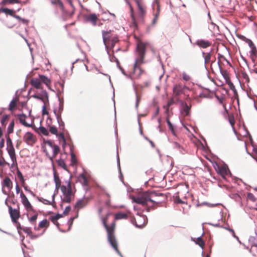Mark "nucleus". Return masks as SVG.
Here are the masks:
<instances>
[{"mask_svg":"<svg viewBox=\"0 0 257 257\" xmlns=\"http://www.w3.org/2000/svg\"><path fill=\"white\" fill-rule=\"evenodd\" d=\"M163 195V193H159L156 191L147 190L143 192L137 197L134 196L132 198V201L133 202L142 205H147L148 202H151L153 204H158L160 202L156 200V197Z\"/></svg>","mask_w":257,"mask_h":257,"instance_id":"f257e3e1","label":"nucleus"},{"mask_svg":"<svg viewBox=\"0 0 257 257\" xmlns=\"http://www.w3.org/2000/svg\"><path fill=\"white\" fill-rule=\"evenodd\" d=\"M102 221L103 225L107 231V240L108 242L119 255L121 257H123L117 248V243L114 234L115 223L113 222L110 225L108 226L106 223L105 218H102Z\"/></svg>","mask_w":257,"mask_h":257,"instance_id":"f03ea898","label":"nucleus"},{"mask_svg":"<svg viewBox=\"0 0 257 257\" xmlns=\"http://www.w3.org/2000/svg\"><path fill=\"white\" fill-rule=\"evenodd\" d=\"M136 51L138 53V58L135 59V63L134 65V69L135 72L138 70L139 71V75H140L142 73V70L138 65V63H143L146 53V46L143 42L138 43L137 45L136 49Z\"/></svg>","mask_w":257,"mask_h":257,"instance_id":"7ed1b4c3","label":"nucleus"},{"mask_svg":"<svg viewBox=\"0 0 257 257\" xmlns=\"http://www.w3.org/2000/svg\"><path fill=\"white\" fill-rule=\"evenodd\" d=\"M7 147L6 150L12 161H17L15 150L12 139L8 135H5Z\"/></svg>","mask_w":257,"mask_h":257,"instance_id":"20e7f679","label":"nucleus"},{"mask_svg":"<svg viewBox=\"0 0 257 257\" xmlns=\"http://www.w3.org/2000/svg\"><path fill=\"white\" fill-rule=\"evenodd\" d=\"M58 84L62 87V90H58V93L56 94V96L58 97V101L59 102V107L58 110L56 108H54L53 110V112L55 115V116H57V115H59L60 114V116H61V114L63 111L64 109V101L63 100H62L61 98H60L59 96V93L61 94L63 92V89H64V82H58Z\"/></svg>","mask_w":257,"mask_h":257,"instance_id":"39448f33","label":"nucleus"},{"mask_svg":"<svg viewBox=\"0 0 257 257\" xmlns=\"http://www.w3.org/2000/svg\"><path fill=\"white\" fill-rule=\"evenodd\" d=\"M113 36L111 34V31H102V36L103 44L105 46V50H107L108 46L107 44V42H108L111 40V39L113 38Z\"/></svg>","mask_w":257,"mask_h":257,"instance_id":"423d86ee","label":"nucleus"},{"mask_svg":"<svg viewBox=\"0 0 257 257\" xmlns=\"http://www.w3.org/2000/svg\"><path fill=\"white\" fill-rule=\"evenodd\" d=\"M8 207L12 221L14 223H17V219L20 217L19 211L17 209H13L11 206H8Z\"/></svg>","mask_w":257,"mask_h":257,"instance_id":"0eeeda50","label":"nucleus"},{"mask_svg":"<svg viewBox=\"0 0 257 257\" xmlns=\"http://www.w3.org/2000/svg\"><path fill=\"white\" fill-rule=\"evenodd\" d=\"M31 97L41 100L44 103H45L44 99H46L47 101H48L49 95L48 92L45 90H43L39 94H34Z\"/></svg>","mask_w":257,"mask_h":257,"instance_id":"6e6552de","label":"nucleus"},{"mask_svg":"<svg viewBox=\"0 0 257 257\" xmlns=\"http://www.w3.org/2000/svg\"><path fill=\"white\" fill-rule=\"evenodd\" d=\"M20 197L21 198L22 203L26 209L27 210H33V206L31 204L26 196L23 193L22 191H21L20 193Z\"/></svg>","mask_w":257,"mask_h":257,"instance_id":"1a4fd4ad","label":"nucleus"},{"mask_svg":"<svg viewBox=\"0 0 257 257\" xmlns=\"http://www.w3.org/2000/svg\"><path fill=\"white\" fill-rule=\"evenodd\" d=\"M218 173L219 174L222 176L223 179L225 180H226L225 175H231V173L226 164L223 165L220 167L219 170L218 171Z\"/></svg>","mask_w":257,"mask_h":257,"instance_id":"9d476101","label":"nucleus"},{"mask_svg":"<svg viewBox=\"0 0 257 257\" xmlns=\"http://www.w3.org/2000/svg\"><path fill=\"white\" fill-rule=\"evenodd\" d=\"M97 20V17L95 14H91L85 16V21L86 22H91L93 26L96 25Z\"/></svg>","mask_w":257,"mask_h":257,"instance_id":"9b49d317","label":"nucleus"},{"mask_svg":"<svg viewBox=\"0 0 257 257\" xmlns=\"http://www.w3.org/2000/svg\"><path fill=\"white\" fill-rule=\"evenodd\" d=\"M179 103L180 106L183 111L185 113V115L187 116L190 115L191 105H188L187 103L182 100H180Z\"/></svg>","mask_w":257,"mask_h":257,"instance_id":"f8f14e48","label":"nucleus"},{"mask_svg":"<svg viewBox=\"0 0 257 257\" xmlns=\"http://www.w3.org/2000/svg\"><path fill=\"white\" fill-rule=\"evenodd\" d=\"M71 177H72V176H71V175H70L69 176V180L65 181V183L67 184V186H66L64 185H60V187L61 188V190L63 195H65V194H67V191L69 190V188H70V190H72L71 185Z\"/></svg>","mask_w":257,"mask_h":257,"instance_id":"ddd939ff","label":"nucleus"},{"mask_svg":"<svg viewBox=\"0 0 257 257\" xmlns=\"http://www.w3.org/2000/svg\"><path fill=\"white\" fill-rule=\"evenodd\" d=\"M24 140L28 145H29L30 143L32 144L35 143V140L34 138L33 134L30 132H28L25 134L24 136Z\"/></svg>","mask_w":257,"mask_h":257,"instance_id":"4468645a","label":"nucleus"},{"mask_svg":"<svg viewBox=\"0 0 257 257\" xmlns=\"http://www.w3.org/2000/svg\"><path fill=\"white\" fill-rule=\"evenodd\" d=\"M195 44L201 48H206L211 45L210 42L208 40L199 39L196 41Z\"/></svg>","mask_w":257,"mask_h":257,"instance_id":"2eb2a0df","label":"nucleus"},{"mask_svg":"<svg viewBox=\"0 0 257 257\" xmlns=\"http://www.w3.org/2000/svg\"><path fill=\"white\" fill-rule=\"evenodd\" d=\"M18 116L19 117L20 122L25 126L31 127L32 126V123H29L26 121L25 118L27 117V115L24 113L18 114Z\"/></svg>","mask_w":257,"mask_h":257,"instance_id":"dca6fc26","label":"nucleus"},{"mask_svg":"<svg viewBox=\"0 0 257 257\" xmlns=\"http://www.w3.org/2000/svg\"><path fill=\"white\" fill-rule=\"evenodd\" d=\"M156 7V12L154 13V19L152 22V25H155L157 22V19L159 17L160 12V7L159 3L157 2V6Z\"/></svg>","mask_w":257,"mask_h":257,"instance_id":"f3484780","label":"nucleus"},{"mask_svg":"<svg viewBox=\"0 0 257 257\" xmlns=\"http://www.w3.org/2000/svg\"><path fill=\"white\" fill-rule=\"evenodd\" d=\"M39 79L41 81V82L44 83L47 86V87H48V88L49 89L52 90L51 89L50 87L49 86V84H50V82H51L50 79L48 77H47V76H46L44 75H39Z\"/></svg>","mask_w":257,"mask_h":257,"instance_id":"a211bd4d","label":"nucleus"},{"mask_svg":"<svg viewBox=\"0 0 257 257\" xmlns=\"http://www.w3.org/2000/svg\"><path fill=\"white\" fill-rule=\"evenodd\" d=\"M72 191L70 190L69 189V190L67 191V194H65V195H64V198H62V196L61 197V201L63 202H66V203H70L71 202V196L72 194Z\"/></svg>","mask_w":257,"mask_h":257,"instance_id":"6ab92c4d","label":"nucleus"},{"mask_svg":"<svg viewBox=\"0 0 257 257\" xmlns=\"http://www.w3.org/2000/svg\"><path fill=\"white\" fill-rule=\"evenodd\" d=\"M173 91L176 96H179L183 92V88L179 84L174 85L173 88Z\"/></svg>","mask_w":257,"mask_h":257,"instance_id":"aec40b11","label":"nucleus"},{"mask_svg":"<svg viewBox=\"0 0 257 257\" xmlns=\"http://www.w3.org/2000/svg\"><path fill=\"white\" fill-rule=\"evenodd\" d=\"M54 176V181L55 183V190H58L59 188L60 187L61 181L59 178V177L56 174V173L55 171L53 172Z\"/></svg>","mask_w":257,"mask_h":257,"instance_id":"412c9836","label":"nucleus"},{"mask_svg":"<svg viewBox=\"0 0 257 257\" xmlns=\"http://www.w3.org/2000/svg\"><path fill=\"white\" fill-rule=\"evenodd\" d=\"M217 64L219 69V71L223 78L226 80L228 81L229 79L227 72L226 70H223L221 67L220 64H219V61H218Z\"/></svg>","mask_w":257,"mask_h":257,"instance_id":"4be33fe9","label":"nucleus"},{"mask_svg":"<svg viewBox=\"0 0 257 257\" xmlns=\"http://www.w3.org/2000/svg\"><path fill=\"white\" fill-rule=\"evenodd\" d=\"M0 11H2V13H5L6 15H10L12 17L13 16V14H15L16 13V11L13 9L3 7L0 8Z\"/></svg>","mask_w":257,"mask_h":257,"instance_id":"5701e85b","label":"nucleus"},{"mask_svg":"<svg viewBox=\"0 0 257 257\" xmlns=\"http://www.w3.org/2000/svg\"><path fill=\"white\" fill-rule=\"evenodd\" d=\"M2 186L7 187L9 189L12 188V182L9 177H6L3 180V182L2 183Z\"/></svg>","mask_w":257,"mask_h":257,"instance_id":"b1692460","label":"nucleus"},{"mask_svg":"<svg viewBox=\"0 0 257 257\" xmlns=\"http://www.w3.org/2000/svg\"><path fill=\"white\" fill-rule=\"evenodd\" d=\"M106 51L107 54L108 56L109 61L111 62H115L116 63V65H118L119 62L118 60L114 55V50H112L113 54L112 55L110 54V52L109 51V48H108L107 50H106Z\"/></svg>","mask_w":257,"mask_h":257,"instance_id":"393cba45","label":"nucleus"},{"mask_svg":"<svg viewBox=\"0 0 257 257\" xmlns=\"http://www.w3.org/2000/svg\"><path fill=\"white\" fill-rule=\"evenodd\" d=\"M31 84L36 89L40 88L41 81L40 79L34 78L31 80Z\"/></svg>","mask_w":257,"mask_h":257,"instance_id":"a878e982","label":"nucleus"},{"mask_svg":"<svg viewBox=\"0 0 257 257\" xmlns=\"http://www.w3.org/2000/svg\"><path fill=\"white\" fill-rule=\"evenodd\" d=\"M203 233H202V235L197 238V240L195 241V243L196 244H198L202 249H203L204 246L205 245V242L202 238V236L203 235Z\"/></svg>","mask_w":257,"mask_h":257,"instance_id":"bb28decb","label":"nucleus"},{"mask_svg":"<svg viewBox=\"0 0 257 257\" xmlns=\"http://www.w3.org/2000/svg\"><path fill=\"white\" fill-rule=\"evenodd\" d=\"M56 118L57 119L60 129L64 131L65 129V124L64 122L62 119L61 116H60V114H59V115H57V116H56Z\"/></svg>","mask_w":257,"mask_h":257,"instance_id":"cd10ccee","label":"nucleus"},{"mask_svg":"<svg viewBox=\"0 0 257 257\" xmlns=\"http://www.w3.org/2000/svg\"><path fill=\"white\" fill-rule=\"evenodd\" d=\"M70 155H71V165H73L77 163V160L76 158V156L75 154L73 152V146H70Z\"/></svg>","mask_w":257,"mask_h":257,"instance_id":"c85d7f7f","label":"nucleus"},{"mask_svg":"<svg viewBox=\"0 0 257 257\" xmlns=\"http://www.w3.org/2000/svg\"><path fill=\"white\" fill-rule=\"evenodd\" d=\"M127 218H128L127 214L124 212L117 213L115 215V219L116 220L127 219Z\"/></svg>","mask_w":257,"mask_h":257,"instance_id":"c756f323","label":"nucleus"},{"mask_svg":"<svg viewBox=\"0 0 257 257\" xmlns=\"http://www.w3.org/2000/svg\"><path fill=\"white\" fill-rule=\"evenodd\" d=\"M57 164H58V165L59 166L62 167L65 171H67L68 172H69L70 174V172H69V171L67 168L66 165L64 160L61 159H58L57 161Z\"/></svg>","mask_w":257,"mask_h":257,"instance_id":"7c9ffc66","label":"nucleus"},{"mask_svg":"<svg viewBox=\"0 0 257 257\" xmlns=\"http://www.w3.org/2000/svg\"><path fill=\"white\" fill-rule=\"evenodd\" d=\"M118 37L116 35L113 36L112 39H111L108 43L110 44L111 48L113 49L116 43L118 42Z\"/></svg>","mask_w":257,"mask_h":257,"instance_id":"2f4dec72","label":"nucleus"},{"mask_svg":"<svg viewBox=\"0 0 257 257\" xmlns=\"http://www.w3.org/2000/svg\"><path fill=\"white\" fill-rule=\"evenodd\" d=\"M17 99L15 97H14L12 101L10 102L9 105V109L10 111H13L17 106Z\"/></svg>","mask_w":257,"mask_h":257,"instance_id":"473e14b6","label":"nucleus"},{"mask_svg":"<svg viewBox=\"0 0 257 257\" xmlns=\"http://www.w3.org/2000/svg\"><path fill=\"white\" fill-rule=\"evenodd\" d=\"M42 148L43 149L44 152L45 153L46 156L51 161H53V158L55 157L56 155H57L59 153L57 152H55L53 151V155L52 156H50L46 150V148H44V146H42Z\"/></svg>","mask_w":257,"mask_h":257,"instance_id":"72a5a7b5","label":"nucleus"},{"mask_svg":"<svg viewBox=\"0 0 257 257\" xmlns=\"http://www.w3.org/2000/svg\"><path fill=\"white\" fill-rule=\"evenodd\" d=\"M248 242L252 246L257 247V237L256 236H250L248 238Z\"/></svg>","mask_w":257,"mask_h":257,"instance_id":"f704fd0d","label":"nucleus"},{"mask_svg":"<svg viewBox=\"0 0 257 257\" xmlns=\"http://www.w3.org/2000/svg\"><path fill=\"white\" fill-rule=\"evenodd\" d=\"M15 125V121L13 119L9 124L8 128H7V134L9 136V135L12 133L14 131V128Z\"/></svg>","mask_w":257,"mask_h":257,"instance_id":"c9c22d12","label":"nucleus"},{"mask_svg":"<svg viewBox=\"0 0 257 257\" xmlns=\"http://www.w3.org/2000/svg\"><path fill=\"white\" fill-rule=\"evenodd\" d=\"M63 215L62 214L57 213L55 215L51 216L50 217V219L53 223H55V221L62 217Z\"/></svg>","mask_w":257,"mask_h":257,"instance_id":"e433bc0d","label":"nucleus"},{"mask_svg":"<svg viewBox=\"0 0 257 257\" xmlns=\"http://www.w3.org/2000/svg\"><path fill=\"white\" fill-rule=\"evenodd\" d=\"M249 47L251 49V50L250 51V56H252V55L256 56V53H257V50L254 43H250V44H249Z\"/></svg>","mask_w":257,"mask_h":257,"instance_id":"4c0bfd02","label":"nucleus"},{"mask_svg":"<svg viewBox=\"0 0 257 257\" xmlns=\"http://www.w3.org/2000/svg\"><path fill=\"white\" fill-rule=\"evenodd\" d=\"M166 122L167 123V124L168 125L169 129L171 131L172 134L174 136H176L175 132L174 130V126L171 123V122L170 121L169 119L168 118H167L166 119Z\"/></svg>","mask_w":257,"mask_h":257,"instance_id":"58836bf2","label":"nucleus"},{"mask_svg":"<svg viewBox=\"0 0 257 257\" xmlns=\"http://www.w3.org/2000/svg\"><path fill=\"white\" fill-rule=\"evenodd\" d=\"M37 130L39 129L41 134L44 136H48L49 135L48 130L44 126L40 125L39 128H37Z\"/></svg>","mask_w":257,"mask_h":257,"instance_id":"ea45409f","label":"nucleus"},{"mask_svg":"<svg viewBox=\"0 0 257 257\" xmlns=\"http://www.w3.org/2000/svg\"><path fill=\"white\" fill-rule=\"evenodd\" d=\"M20 3L19 0H3V1L0 3L1 5H7L9 4H18Z\"/></svg>","mask_w":257,"mask_h":257,"instance_id":"a19ab883","label":"nucleus"},{"mask_svg":"<svg viewBox=\"0 0 257 257\" xmlns=\"http://www.w3.org/2000/svg\"><path fill=\"white\" fill-rule=\"evenodd\" d=\"M87 202L83 203V199H79L77 201L76 204L74 205L75 208L80 207L82 208L85 206L87 204Z\"/></svg>","mask_w":257,"mask_h":257,"instance_id":"79ce46f5","label":"nucleus"},{"mask_svg":"<svg viewBox=\"0 0 257 257\" xmlns=\"http://www.w3.org/2000/svg\"><path fill=\"white\" fill-rule=\"evenodd\" d=\"M79 177L83 179L82 185L85 186H87L88 185V182L87 177L84 175V173H81L79 175Z\"/></svg>","mask_w":257,"mask_h":257,"instance_id":"37998d69","label":"nucleus"},{"mask_svg":"<svg viewBox=\"0 0 257 257\" xmlns=\"http://www.w3.org/2000/svg\"><path fill=\"white\" fill-rule=\"evenodd\" d=\"M49 222L46 219H44L39 223V227L40 228L45 227L49 225Z\"/></svg>","mask_w":257,"mask_h":257,"instance_id":"c03bdc74","label":"nucleus"},{"mask_svg":"<svg viewBox=\"0 0 257 257\" xmlns=\"http://www.w3.org/2000/svg\"><path fill=\"white\" fill-rule=\"evenodd\" d=\"M211 51L207 53L205 56H204V66L206 68V64L207 63H208L209 62V61L210 60V59H211Z\"/></svg>","mask_w":257,"mask_h":257,"instance_id":"a18cd8bd","label":"nucleus"},{"mask_svg":"<svg viewBox=\"0 0 257 257\" xmlns=\"http://www.w3.org/2000/svg\"><path fill=\"white\" fill-rule=\"evenodd\" d=\"M175 101L173 99V98H171L170 100H168L167 104L166 105L164 106V108L166 109V111L168 112L169 111V107L173 105Z\"/></svg>","mask_w":257,"mask_h":257,"instance_id":"49530a36","label":"nucleus"},{"mask_svg":"<svg viewBox=\"0 0 257 257\" xmlns=\"http://www.w3.org/2000/svg\"><path fill=\"white\" fill-rule=\"evenodd\" d=\"M49 132L53 135L58 136V130L55 125L50 126Z\"/></svg>","mask_w":257,"mask_h":257,"instance_id":"de8ad7c7","label":"nucleus"},{"mask_svg":"<svg viewBox=\"0 0 257 257\" xmlns=\"http://www.w3.org/2000/svg\"><path fill=\"white\" fill-rule=\"evenodd\" d=\"M17 175L18 176V177L20 179L21 182L22 183H24L25 179L24 178L23 174H22V172L18 169L17 171Z\"/></svg>","mask_w":257,"mask_h":257,"instance_id":"09e8293b","label":"nucleus"},{"mask_svg":"<svg viewBox=\"0 0 257 257\" xmlns=\"http://www.w3.org/2000/svg\"><path fill=\"white\" fill-rule=\"evenodd\" d=\"M37 199L40 202H41L45 204L50 205L51 204V202L47 199L40 198L39 197H37Z\"/></svg>","mask_w":257,"mask_h":257,"instance_id":"8fccbe9b","label":"nucleus"},{"mask_svg":"<svg viewBox=\"0 0 257 257\" xmlns=\"http://www.w3.org/2000/svg\"><path fill=\"white\" fill-rule=\"evenodd\" d=\"M27 215L28 216V214H27ZM37 217H38V215L37 214L33 215L31 217H29L28 216V220L29 221V222H30L32 223H33V222H36Z\"/></svg>","mask_w":257,"mask_h":257,"instance_id":"3c124183","label":"nucleus"},{"mask_svg":"<svg viewBox=\"0 0 257 257\" xmlns=\"http://www.w3.org/2000/svg\"><path fill=\"white\" fill-rule=\"evenodd\" d=\"M231 198L234 199L236 202L241 201L240 196L237 193L232 194Z\"/></svg>","mask_w":257,"mask_h":257,"instance_id":"603ef678","label":"nucleus"},{"mask_svg":"<svg viewBox=\"0 0 257 257\" xmlns=\"http://www.w3.org/2000/svg\"><path fill=\"white\" fill-rule=\"evenodd\" d=\"M226 82L228 84L230 89L233 90L234 93L236 92V90L235 88V86L233 85V84L231 82V81L229 79L228 82L227 81Z\"/></svg>","mask_w":257,"mask_h":257,"instance_id":"864d4df0","label":"nucleus"},{"mask_svg":"<svg viewBox=\"0 0 257 257\" xmlns=\"http://www.w3.org/2000/svg\"><path fill=\"white\" fill-rule=\"evenodd\" d=\"M23 231L26 233L29 236L31 235L32 232L31 228L28 227H24V228H23Z\"/></svg>","mask_w":257,"mask_h":257,"instance_id":"5fc2aeb1","label":"nucleus"},{"mask_svg":"<svg viewBox=\"0 0 257 257\" xmlns=\"http://www.w3.org/2000/svg\"><path fill=\"white\" fill-rule=\"evenodd\" d=\"M247 197L250 200L254 202L256 200V198L253 195V194L251 193H248L247 194Z\"/></svg>","mask_w":257,"mask_h":257,"instance_id":"6e6d98bb","label":"nucleus"},{"mask_svg":"<svg viewBox=\"0 0 257 257\" xmlns=\"http://www.w3.org/2000/svg\"><path fill=\"white\" fill-rule=\"evenodd\" d=\"M44 232H45V230H44V231H43L42 233H40V234H33L32 233H31V235H30V238H31V239H36V238H38L39 237L41 236V235H42Z\"/></svg>","mask_w":257,"mask_h":257,"instance_id":"4d7b16f0","label":"nucleus"},{"mask_svg":"<svg viewBox=\"0 0 257 257\" xmlns=\"http://www.w3.org/2000/svg\"><path fill=\"white\" fill-rule=\"evenodd\" d=\"M242 76L243 78L245 80L246 82H248L249 81V78L245 72H242L241 73Z\"/></svg>","mask_w":257,"mask_h":257,"instance_id":"13d9d810","label":"nucleus"},{"mask_svg":"<svg viewBox=\"0 0 257 257\" xmlns=\"http://www.w3.org/2000/svg\"><path fill=\"white\" fill-rule=\"evenodd\" d=\"M182 78L183 79L186 81H188L190 79V77L188 75H187L185 72L182 73Z\"/></svg>","mask_w":257,"mask_h":257,"instance_id":"bf43d9fd","label":"nucleus"},{"mask_svg":"<svg viewBox=\"0 0 257 257\" xmlns=\"http://www.w3.org/2000/svg\"><path fill=\"white\" fill-rule=\"evenodd\" d=\"M172 143H173V148H174V149H183V147H182L177 142H173Z\"/></svg>","mask_w":257,"mask_h":257,"instance_id":"052dcab7","label":"nucleus"},{"mask_svg":"<svg viewBox=\"0 0 257 257\" xmlns=\"http://www.w3.org/2000/svg\"><path fill=\"white\" fill-rule=\"evenodd\" d=\"M9 115L8 114H5L1 119V122L3 125L5 122L8 119Z\"/></svg>","mask_w":257,"mask_h":257,"instance_id":"680f3d73","label":"nucleus"},{"mask_svg":"<svg viewBox=\"0 0 257 257\" xmlns=\"http://www.w3.org/2000/svg\"><path fill=\"white\" fill-rule=\"evenodd\" d=\"M43 143L44 144H47L51 148L54 146L53 144V142L51 140H44Z\"/></svg>","mask_w":257,"mask_h":257,"instance_id":"e2e57ef3","label":"nucleus"},{"mask_svg":"<svg viewBox=\"0 0 257 257\" xmlns=\"http://www.w3.org/2000/svg\"><path fill=\"white\" fill-rule=\"evenodd\" d=\"M116 161H117V167L118 170V171H120V161H119V158L118 152H117Z\"/></svg>","mask_w":257,"mask_h":257,"instance_id":"0e129e2a","label":"nucleus"},{"mask_svg":"<svg viewBox=\"0 0 257 257\" xmlns=\"http://www.w3.org/2000/svg\"><path fill=\"white\" fill-rule=\"evenodd\" d=\"M71 210V207L70 206H67L66 207L65 209L63 211V212L62 213L63 215H66Z\"/></svg>","mask_w":257,"mask_h":257,"instance_id":"69168bd1","label":"nucleus"},{"mask_svg":"<svg viewBox=\"0 0 257 257\" xmlns=\"http://www.w3.org/2000/svg\"><path fill=\"white\" fill-rule=\"evenodd\" d=\"M42 114L45 115L48 114V111L46 109V106H45V103L44 104V105L42 106Z\"/></svg>","mask_w":257,"mask_h":257,"instance_id":"338daca9","label":"nucleus"},{"mask_svg":"<svg viewBox=\"0 0 257 257\" xmlns=\"http://www.w3.org/2000/svg\"><path fill=\"white\" fill-rule=\"evenodd\" d=\"M52 149H53V151L55 152H57L58 153H59L60 151V147L57 145H54V146L52 148Z\"/></svg>","mask_w":257,"mask_h":257,"instance_id":"774afa93","label":"nucleus"}]
</instances>
